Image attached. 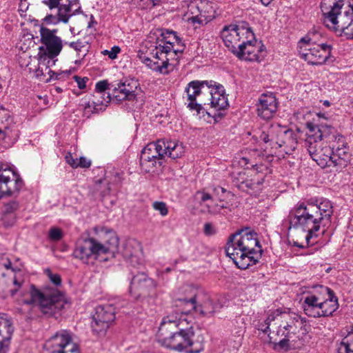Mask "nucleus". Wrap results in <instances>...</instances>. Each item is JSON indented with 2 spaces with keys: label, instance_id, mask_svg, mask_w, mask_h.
Listing matches in <instances>:
<instances>
[{
  "label": "nucleus",
  "instance_id": "nucleus-63",
  "mask_svg": "<svg viewBox=\"0 0 353 353\" xmlns=\"http://www.w3.org/2000/svg\"><path fill=\"white\" fill-rule=\"evenodd\" d=\"M294 245L299 247V248H303L304 246L303 245L299 244L298 242H294Z\"/></svg>",
  "mask_w": 353,
  "mask_h": 353
},
{
  "label": "nucleus",
  "instance_id": "nucleus-61",
  "mask_svg": "<svg viewBox=\"0 0 353 353\" xmlns=\"http://www.w3.org/2000/svg\"><path fill=\"white\" fill-rule=\"evenodd\" d=\"M4 137V131L0 128V139H3Z\"/></svg>",
  "mask_w": 353,
  "mask_h": 353
},
{
  "label": "nucleus",
  "instance_id": "nucleus-59",
  "mask_svg": "<svg viewBox=\"0 0 353 353\" xmlns=\"http://www.w3.org/2000/svg\"><path fill=\"white\" fill-rule=\"evenodd\" d=\"M240 163L242 166H246L249 163V159L246 157H242L241 159Z\"/></svg>",
  "mask_w": 353,
  "mask_h": 353
},
{
  "label": "nucleus",
  "instance_id": "nucleus-57",
  "mask_svg": "<svg viewBox=\"0 0 353 353\" xmlns=\"http://www.w3.org/2000/svg\"><path fill=\"white\" fill-rule=\"evenodd\" d=\"M316 141L318 143V144H316L317 145L316 146V154H319V151H321V150H323L325 148H330V145L324 143V141H323L316 139Z\"/></svg>",
  "mask_w": 353,
  "mask_h": 353
},
{
  "label": "nucleus",
  "instance_id": "nucleus-41",
  "mask_svg": "<svg viewBox=\"0 0 353 353\" xmlns=\"http://www.w3.org/2000/svg\"><path fill=\"white\" fill-rule=\"evenodd\" d=\"M66 162L73 168H88L91 165V161L86 159L84 157L80 158H73V157L69 154L65 156Z\"/></svg>",
  "mask_w": 353,
  "mask_h": 353
},
{
  "label": "nucleus",
  "instance_id": "nucleus-25",
  "mask_svg": "<svg viewBox=\"0 0 353 353\" xmlns=\"http://www.w3.org/2000/svg\"><path fill=\"white\" fill-rule=\"evenodd\" d=\"M280 319L281 322L276 332V335L282 337V339H280L278 343H276V339H274V336H270V334H268V336L270 341L276 343L280 348L288 349L289 346V341L290 339L295 341V339L293 338L299 332L296 330L293 326L289 325L288 323L285 320H283V316H281Z\"/></svg>",
  "mask_w": 353,
  "mask_h": 353
},
{
  "label": "nucleus",
  "instance_id": "nucleus-38",
  "mask_svg": "<svg viewBox=\"0 0 353 353\" xmlns=\"http://www.w3.org/2000/svg\"><path fill=\"white\" fill-rule=\"evenodd\" d=\"M337 353H353V327L338 345Z\"/></svg>",
  "mask_w": 353,
  "mask_h": 353
},
{
  "label": "nucleus",
  "instance_id": "nucleus-17",
  "mask_svg": "<svg viewBox=\"0 0 353 353\" xmlns=\"http://www.w3.org/2000/svg\"><path fill=\"white\" fill-rule=\"evenodd\" d=\"M201 296L202 294L199 293L193 294L189 298H179L178 301L186 307L188 312L194 310L205 316H211L222 307V305L218 301H213L208 297L201 302Z\"/></svg>",
  "mask_w": 353,
  "mask_h": 353
},
{
  "label": "nucleus",
  "instance_id": "nucleus-16",
  "mask_svg": "<svg viewBox=\"0 0 353 353\" xmlns=\"http://www.w3.org/2000/svg\"><path fill=\"white\" fill-rule=\"evenodd\" d=\"M48 353H79L78 345L72 340L71 334L63 330L57 332L45 343Z\"/></svg>",
  "mask_w": 353,
  "mask_h": 353
},
{
  "label": "nucleus",
  "instance_id": "nucleus-50",
  "mask_svg": "<svg viewBox=\"0 0 353 353\" xmlns=\"http://www.w3.org/2000/svg\"><path fill=\"white\" fill-rule=\"evenodd\" d=\"M153 208L155 210L159 211L163 216H166L168 213V208L164 202L155 201L153 203Z\"/></svg>",
  "mask_w": 353,
  "mask_h": 353
},
{
  "label": "nucleus",
  "instance_id": "nucleus-48",
  "mask_svg": "<svg viewBox=\"0 0 353 353\" xmlns=\"http://www.w3.org/2000/svg\"><path fill=\"white\" fill-rule=\"evenodd\" d=\"M120 52L121 48L118 46H114L110 50H104L101 52L102 54L107 55L112 60L115 59Z\"/></svg>",
  "mask_w": 353,
  "mask_h": 353
},
{
  "label": "nucleus",
  "instance_id": "nucleus-9",
  "mask_svg": "<svg viewBox=\"0 0 353 353\" xmlns=\"http://www.w3.org/2000/svg\"><path fill=\"white\" fill-rule=\"evenodd\" d=\"M297 48L301 58L311 65L324 63L330 56L332 50L330 45L316 44L310 33L299 40Z\"/></svg>",
  "mask_w": 353,
  "mask_h": 353
},
{
  "label": "nucleus",
  "instance_id": "nucleus-21",
  "mask_svg": "<svg viewBox=\"0 0 353 353\" xmlns=\"http://www.w3.org/2000/svg\"><path fill=\"white\" fill-rule=\"evenodd\" d=\"M248 42L240 47L239 52H236L235 56L240 59L249 61H260L265 56V47L261 43L258 41L252 32V39H248Z\"/></svg>",
  "mask_w": 353,
  "mask_h": 353
},
{
  "label": "nucleus",
  "instance_id": "nucleus-52",
  "mask_svg": "<svg viewBox=\"0 0 353 353\" xmlns=\"http://www.w3.org/2000/svg\"><path fill=\"white\" fill-rule=\"evenodd\" d=\"M108 85L109 84L106 80L100 81L96 83L94 92H107L106 90H110Z\"/></svg>",
  "mask_w": 353,
  "mask_h": 353
},
{
  "label": "nucleus",
  "instance_id": "nucleus-47",
  "mask_svg": "<svg viewBox=\"0 0 353 353\" xmlns=\"http://www.w3.org/2000/svg\"><path fill=\"white\" fill-rule=\"evenodd\" d=\"M1 221L6 228L11 227L16 221V215L2 213Z\"/></svg>",
  "mask_w": 353,
  "mask_h": 353
},
{
  "label": "nucleus",
  "instance_id": "nucleus-53",
  "mask_svg": "<svg viewBox=\"0 0 353 353\" xmlns=\"http://www.w3.org/2000/svg\"><path fill=\"white\" fill-rule=\"evenodd\" d=\"M226 192V190L222 187L216 186L213 188V196L217 197L219 202L223 201L222 194Z\"/></svg>",
  "mask_w": 353,
  "mask_h": 353
},
{
  "label": "nucleus",
  "instance_id": "nucleus-29",
  "mask_svg": "<svg viewBox=\"0 0 353 353\" xmlns=\"http://www.w3.org/2000/svg\"><path fill=\"white\" fill-rule=\"evenodd\" d=\"M14 332L12 321L6 315L0 316V353H7Z\"/></svg>",
  "mask_w": 353,
  "mask_h": 353
},
{
  "label": "nucleus",
  "instance_id": "nucleus-15",
  "mask_svg": "<svg viewBox=\"0 0 353 353\" xmlns=\"http://www.w3.org/2000/svg\"><path fill=\"white\" fill-rule=\"evenodd\" d=\"M114 319L115 308L112 305L105 304L97 306L91 323L92 332L99 336H104Z\"/></svg>",
  "mask_w": 353,
  "mask_h": 353
},
{
  "label": "nucleus",
  "instance_id": "nucleus-4",
  "mask_svg": "<svg viewBox=\"0 0 353 353\" xmlns=\"http://www.w3.org/2000/svg\"><path fill=\"white\" fill-rule=\"evenodd\" d=\"M225 250L226 255L241 270L255 265L263 252L256 233L248 228L230 235Z\"/></svg>",
  "mask_w": 353,
  "mask_h": 353
},
{
  "label": "nucleus",
  "instance_id": "nucleus-54",
  "mask_svg": "<svg viewBox=\"0 0 353 353\" xmlns=\"http://www.w3.org/2000/svg\"><path fill=\"white\" fill-rule=\"evenodd\" d=\"M74 79L75 81L77 82L79 88L83 89L86 86V82L88 81V79L87 77L81 78L78 76H74Z\"/></svg>",
  "mask_w": 353,
  "mask_h": 353
},
{
  "label": "nucleus",
  "instance_id": "nucleus-60",
  "mask_svg": "<svg viewBox=\"0 0 353 353\" xmlns=\"http://www.w3.org/2000/svg\"><path fill=\"white\" fill-rule=\"evenodd\" d=\"M264 6H268L273 0H260Z\"/></svg>",
  "mask_w": 353,
  "mask_h": 353
},
{
  "label": "nucleus",
  "instance_id": "nucleus-64",
  "mask_svg": "<svg viewBox=\"0 0 353 353\" xmlns=\"http://www.w3.org/2000/svg\"><path fill=\"white\" fill-rule=\"evenodd\" d=\"M323 105H325V106L328 107V106H330V101H329L325 100V101H324V102H323Z\"/></svg>",
  "mask_w": 353,
  "mask_h": 353
},
{
  "label": "nucleus",
  "instance_id": "nucleus-40",
  "mask_svg": "<svg viewBox=\"0 0 353 353\" xmlns=\"http://www.w3.org/2000/svg\"><path fill=\"white\" fill-rule=\"evenodd\" d=\"M195 198L199 201V204L201 205V211L203 213H209L208 211L205 210L206 207L205 205H213L214 203H213L214 199L212 198V196L205 192V191H197L195 194Z\"/></svg>",
  "mask_w": 353,
  "mask_h": 353
},
{
  "label": "nucleus",
  "instance_id": "nucleus-6",
  "mask_svg": "<svg viewBox=\"0 0 353 353\" xmlns=\"http://www.w3.org/2000/svg\"><path fill=\"white\" fill-rule=\"evenodd\" d=\"M94 231L101 241L94 238L79 239L73 252L74 257L85 263L92 257L98 259L102 254H113L119 245V239L113 230L95 227Z\"/></svg>",
  "mask_w": 353,
  "mask_h": 353
},
{
  "label": "nucleus",
  "instance_id": "nucleus-11",
  "mask_svg": "<svg viewBox=\"0 0 353 353\" xmlns=\"http://www.w3.org/2000/svg\"><path fill=\"white\" fill-rule=\"evenodd\" d=\"M221 37L225 46L235 55L245 41H248V39H252V30L243 26L230 24L223 27Z\"/></svg>",
  "mask_w": 353,
  "mask_h": 353
},
{
  "label": "nucleus",
  "instance_id": "nucleus-39",
  "mask_svg": "<svg viewBox=\"0 0 353 353\" xmlns=\"http://www.w3.org/2000/svg\"><path fill=\"white\" fill-rule=\"evenodd\" d=\"M161 146V142H159V140L156 142L150 143L142 150L141 154H145L151 157H163Z\"/></svg>",
  "mask_w": 353,
  "mask_h": 353
},
{
  "label": "nucleus",
  "instance_id": "nucleus-12",
  "mask_svg": "<svg viewBox=\"0 0 353 353\" xmlns=\"http://www.w3.org/2000/svg\"><path fill=\"white\" fill-rule=\"evenodd\" d=\"M42 3L47 6L50 10H57V16L48 15L46 17L45 21L50 23L62 21L68 23L69 19L74 14L80 12L81 6L79 0H42Z\"/></svg>",
  "mask_w": 353,
  "mask_h": 353
},
{
  "label": "nucleus",
  "instance_id": "nucleus-35",
  "mask_svg": "<svg viewBox=\"0 0 353 353\" xmlns=\"http://www.w3.org/2000/svg\"><path fill=\"white\" fill-rule=\"evenodd\" d=\"M163 157H151L149 155L141 154L140 165L145 172H154V169L162 165Z\"/></svg>",
  "mask_w": 353,
  "mask_h": 353
},
{
  "label": "nucleus",
  "instance_id": "nucleus-43",
  "mask_svg": "<svg viewBox=\"0 0 353 353\" xmlns=\"http://www.w3.org/2000/svg\"><path fill=\"white\" fill-rule=\"evenodd\" d=\"M125 90L126 88H124L120 81L117 83V85L112 89V98L118 101L123 100L128 101V93Z\"/></svg>",
  "mask_w": 353,
  "mask_h": 353
},
{
  "label": "nucleus",
  "instance_id": "nucleus-56",
  "mask_svg": "<svg viewBox=\"0 0 353 353\" xmlns=\"http://www.w3.org/2000/svg\"><path fill=\"white\" fill-rule=\"evenodd\" d=\"M1 267H4L7 270L11 268V262L7 258H4V256H1L0 259Z\"/></svg>",
  "mask_w": 353,
  "mask_h": 353
},
{
  "label": "nucleus",
  "instance_id": "nucleus-5",
  "mask_svg": "<svg viewBox=\"0 0 353 353\" xmlns=\"http://www.w3.org/2000/svg\"><path fill=\"white\" fill-rule=\"evenodd\" d=\"M39 31L43 46L39 47L38 68L35 70L37 77L48 74L49 77L46 79L47 81L69 77L70 70L55 72L50 69V66L54 65V59L60 54L63 45L62 39L56 35L57 30H50L41 26Z\"/></svg>",
  "mask_w": 353,
  "mask_h": 353
},
{
  "label": "nucleus",
  "instance_id": "nucleus-32",
  "mask_svg": "<svg viewBox=\"0 0 353 353\" xmlns=\"http://www.w3.org/2000/svg\"><path fill=\"white\" fill-rule=\"evenodd\" d=\"M123 254L126 262L133 267L141 265L143 263L141 250L139 245L135 248L128 245Z\"/></svg>",
  "mask_w": 353,
  "mask_h": 353
},
{
  "label": "nucleus",
  "instance_id": "nucleus-14",
  "mask_svg": "<svg viewBox=\"0 0 353 353\" xmlns=\"http://www.w3.org/2000/svg\"><path fill=\"white\" fill-rule=\"evenodd\" d=\"M214 17L212 3L207 1L196 0L191 1L184 14L185 20L192 25L203 26Z\"/></svg>",
  "mask_w": 353,
  "mask_h": 353
},
{
  "label": "nucleus",
  "instance_id": "nucleus-1",
  "mask_svg": "<svg viewBox=\"0 0 353 353\" xmlns=\"http://www.w3.org/2000/svg\"><path fill=\"white\" fill-rule=\"evenodd\" d=\"M183 39L173 30L163 29L159 35L150 33L137 52L139 59L152 70L169 73L170 61L185 50Z\"/></svg>",
  "mask_w": 353,
  "mask_h": 353
},
{
  "label": "nucleus",
  "instance_id": "nucleus-10",
  "mask_svg": "<svg viewBox=\"0 0 353 353\" xmlns=\"http://www.w3.org/2000/svg\"><path fill=\"white\" fill-rule=\"evenodd\" d=\"M346 143L344 141V145L341 143H337L336 141L330 145V148H325L319 154L312 157V159L322 168L335 167L342 168L346 165V162L349 158L348 148Z\"/></svg>",
  "mask_w": 353,
  "mask_h": 353
},
{
  "label": "nucleus",
  "instance_id": "nucleus-44",
  "mask_svg": "<svg viewBox=\"0 0 353 353\" xmlns=\"http://www.w3.org/2000/svg\"><path fill=\"white\" fill-rule=\"evenodd\" d=\"M283 314H279L278 311L273 312L271 314H270L265 321V327L264 328H259L260 330H261L264 333H268V332L270 330V326L271 325V322L272 321H276V324H277L279 322H281L280 316H282Z\"/></svg>",
  "mask_w": 353,
  "mask_h": 353
},
{
  "label": "nucleus",
  "instance_id": "nucleus-28",
  "mask_svg": "<svg viewBox=\"0 0 353 353\" xmlns=\"http://www.w3.org/2000/svg\"><path fill=\"white\" fill-rule=\"evenodd\" d=\"M157 286L156 282L148 277L146 274L140 272L134 275L130 282V292H138L139 294H150Z\"/></svg>",
  "mask_w": 353,
  "mask_h": 353
},
{
  "label": "nucleus",
  "instance_id": "nucleus-24",
  "mask_svg": "<svg viewBox=\"0 0 353 353\" xmlns=\"http://www.w3.org/2000/svg\"><path fill=\"white\" fill-rule=\"evenodd\" d=\"M331 30L339 37L353 39V7L343 10V16Z\"/></svg>",
  "mask_w": 353,
  "mask_h": 353
},
{
  "label": "nucleus",
  "instance_id": "nucleus-20",
  "mask_svg": "<svg viewBox=\"0 0 353 353\" xmlns=\"http://www.w3.org/2000/svg\"><path fill=\"white\" fill-rule=\"evenodd\" d=\"M344 0H322L321 10L323 15V24L332 30L337 24L343 16V10L350 6L344 7Z\"/></svg>",
  "mask_w": 353,
  "mask_h": 353
},
{
  "label": "nucleus",
  "instance_id": "nucleus-34",
  "mask_svg": "<svg viewBox=\"0 0 353 353\" xmlns=\"http://www.w3.org/2000/svg\"><path fill=\"white\" fill-rule=\"evenodd\" d=\"M279 125H271L262 131L259 139L271 148H276V142L279 136Z\"/></svg>",
  "mask_w": 353,
  "mask_h": 353
},
{
  "label": "nucleus",
  "instance_id": "nucleus-51",
  "mask_svg": "<svg viewBox=\"0 0 353 353\" xmlns=\"http://www.w3.org/2000/svg\"><path fill=\"white\" fill-rule=\"evenodd\" d=\"M45 272L48 275L50 281L56 286H59L61 284V279L59 274H53L50 270L47 269Z\"/></svg>",
  "mask_w": 353,
  "mask_h": 353
},
{
  "label": "nucleus",
  "instance_id": "nucleus-49",
  "mask_svg": "<svg viewBox=\"0 0 353 353\" xmlns=\"http://www.w3.org/2000/svg\"><path fill=\"white\" fill-rule=\"evenodd\" d=\"M19 208V203L17 201H11L8 203H6L3 209V212L4 214H15V212Z\"/></svg>",
  "mask_w": 353,
  "mask_h": 353
},
{
  "label": "nucleus",
  "instance_id": "nucleus-7",
  "mask_svg": "<svg viewBox=\"0 0 353 353\" xmlns=\"http://www.w3.org/2000/svg\"><path fill=\"white\" fill-rule=\"evenodd\" d=\"M21 302L26 305L38 303L42 312L52 314L62 306L63 294L57 290H47L41 292L34 285H31L21 292Z\"/></svg>",
  "mask_w": 353,
  "mask_h": 353
},
{
  "label": "nucleus",
  "instance_id": "nucleus-26",
  "mask_svg": "<svg viewBox=\"0 0 353 353\" xmlns=\"http://www.w3.org/2000/svg\"><path fill=\"white\" fill-rule=\"evenodd\" d=\"M268 171V168L263 165H256L254 170L258 174L257 177L254 176L251 179L243 180L236 185L242 191L247 192L250 194H257L262 190L263 183L265 180V175L262 173L263 170Z\"/></svg>",
  "mask_w": 353,
  "mask_h": 353
},
{
  "label": "nucleus",
  "instance_id": "nucleus-30",
  "mask_svg": "<svg viewBox=\"0 0 353 353\" xmlns=\"http://www.w3.org/2000/svg\"><path fill=\"white\" fill-rule=\"evenodd\" d=\"M161 150L163 157H168L172 159H176L182 157L185 152V149L182 143L175 141L161 139Z\"/></svg>",
  "mask_w": 353,
  "mask_h": 353
},
{
  "label": "nucleus",
  "instance_id": "nucleus-58",
  "mask_svg": "<svg viewBox=\"0 0 353 353\" xmlns=\"http://www.w3.org/2000/svg\"><path fill=\"white\" fill-rule=\"evenodd\" d=\"M13 283L14 284L15 286L17 287V289L15 290H11V295L12 296H14V294L16 293V292L17 291V290L20 288L21 286V284L19 282H18V281L16 279V278L14 279V281H13Z\"/></svg>",
  "mask_w": 353,
  "mask_h": 353
},
{
  "label": "nucleus",
  "instance_id": "nucleus-55",
  "mask_svg": "<svg viewBox=\"0 0 353 353\" xmlns=\"http://www.w3.org/2000/svg\"><path fill=\"white\" fill-rule=\"evenodd\" d=\"M204 233L206 235H212L215 233V230L211 223H207L205 224Z\"/></svg>",
  "mask_w": 353,
  "mask_h": 353
},
{
  "label": "nucleus",
  "instance_id": "nucleus-23",
  "mask_svg": "<svg viewBox=\"0 0 353 353\" xmlns=\"http://www.w3.org/2000/svg\"><path fill=\"white\" fill-rule=\"evenodd\" d=\"M319 290L323 294L320 305V317L332 316L339 308L338 298L330 288L320 285Z\"/></svg>",
  "mask_w": 353,
  "mask_h": 353
},
{
  "label": "nucleus",
  "instance_id": "nucleus-13",
  "mask_svg": "<svg viewBox=\"0 0 353 353\" xmlns=\"http://www.w3.org/2000/svg\"><path fill=\"white\" fill-rule=\"evenodd\" d=\"M214 85L213 81H192L186 86L185 91L187 94V102L185 104L190 110H195L199 114L204 110L207 101L204 99L206 96L208 87Z\"/></svg>",
  "mask_w": 353,
  "mask_h": 353
},
{
  "label": "nucleus",
  "instance_id": "nucleus-62",
  "mask_svg": "<svg viewBox=\"0 0 353 353\" xmlns=\"http://www.w3.org/2000/svg\"><path fill=\"white\" fill-rule=\"evenodd\" d=\"M109 192V189H108L107 190H103V191H101V194L102 196H105V194H107Z\"/></svg>",
  "mask_w": 353,
  "mask_h": 353
},
{
  "label": "nucleus",
  "instance_id": "nucleus-37",
  "mask_svg": "<svg viewBox=\"0 0 353 353\" xmlns=\"http://www.w3.org/2000/svg\"><path fill=\"white\" fill-rule=\"evenodd\" d=\"M121 83L126 88L128 93V101H134L137 99V90L139 88V83L135 79H125Z\"/></svg>",
  "mask_w": 353,
  "mask_h": 353
},
{
  "label": "nucleus",
  "instance_id": "nucleus-33",
  "mask_svg": "<svg viewBox=\"0 0 353 353\" xmlns=\"http://www.w3.org/2000/svg\"><path fill=\"white\" fill-rule=\"evenodd\" d=\"M111 95L109 92H94L89 106H92L95 112L105 110L111 101Z\"/></svg>",
  "mask_w": 353,
  "mask_h": 353
},
{
  "label": "nucleus",
  "instance_id": "nucleus-8",
  "mask_svg": "<svg viewBox=\"0 0 353 353\" xmlns=\"http://www.w3.org/2000/svg\"><path fill=\"white\" fill-rule=\"evenodd\" d=\"M307 132L305 140V147L307 148L311 157L316 154V146L318 143L316 139L324 141V143L331 145L337 141L344 145V137L339 134L336 130L326 124L315 125L312 123H307Z\"/></svg>",
  "mask_w": 353,
  "mask_h": 353
},
{
  "label": "nucleus",
  "instance_id": "nucleus-3",
  "mask_svg": "<svg viewBox=\"0 0 353 353\" xmlns=\"http://www.w3.org/2000/svg\"><path fill=\"white\" fill-rule=\"evenodd\" d=\"M181 322L170 316L163 318L157 334V341L162 346L178 352L200 353L204 349L203 338L195 339L194 328L181 327Z\"/></svg>",
  "mask_w": 353,
  "mask_h": 353
},
{
  "label": "nucleus",
  "instance_id": "nucleus-31",
  "mask_svg": "<svg viewBox=\"0 0 353 353\" xmlns=\"http://www.w3.org/2000/svg\"><path fill=\"white\" fill-rule=\"evenodd\" d=\"M296 145L295 134L292 130L287 129L279 125V136L276 142V148L285 146L294 150Z\"/></svg>",
  "mask_w": 353,
  "mask_h": 353
},
{
  "label": "nucleus",
  "instance_id": "nucleus-19",
  "mask_svg": "<svg viewBox=\"0 0 353 353\" xmlns=\"http://www.w3.org/2000/svg\"><path fill=\"white\" fill-rule=\"evenodd\" d=\"M23 187V181L7 165L0 163V199L3 196L18 194Z\"/></svg>",
  "mask_w": 353,
  "mask_h": 353
},
{
  "label": "nucleus",
  "instance_id": "nucleus-42",
  "mask_svg": "<svg viewBox=\"0 0 353 353\" xmlns=\"http://www.w3.org/2000/svg\"><path fill=\"white\" fill-rule=\"evenodd\" d=\"M65 45H68L70 48L74 49L78 54L79 56L81 55V52H83L82 57H85L88 52V49L87 48L88 43L86 41H83L82 40L78 39L76 41L68 42L65 41L64 43Z\"/></svg>",
  "mask_w": 353,
  "mask_h": 353
},
{
  "label": "nucleus",
  "instance_id": "nucleus-46",
  "mask_svg": "<svg viewBox=\"0 0 353 353\" xmlns=\"http://www.w3.org/2000/svg\"><path fill=\"white\" fill-rule=\"evenodd\" d=\"M205 210L211 214H217L221 212V210L224 208H227V205H225L223 201L220 203H214L213 205H205Z\"/></svg>",
  "mask_w": 353,
  "mask_h": 353
},
{
  "label": "nucleus",
  "instance_id": "nucleus-22",
  "mask_svg": "<svg viewBox=\"0 0 353 353\" xmlns=\"http://www.w3.org/2000/svg\"><path fill=\"white\" fill-rule=\"evenodd\" d=\"M258 116L268 120L271 119L278 109V101L274 94L272 92L261 94L256 103Z\"/></svg>",
  "mask_w": 353,
  "mask_h": 353
},
{
  "label": "nucleus",
  "instance_id": "nucleus-36",
  "mask_svg": "<svg viewBox=\"0 0 353 353\" xmlns=\"http://www.w3.org/2000/svg\"><path fill=\"white\" fill-rule=\"evenodd\" d=\"M283 320H285L289 325L293 326L299 332L302 331V334L306 332L305 318H302L301 316L296 313H284L283 314Z\"/></svg>",
  "mask_w": 353,
  "mask_h": 353
},
{
  "label": "nucleus",
  "instance_id": "nucleus-27",
  "mask_svg": "<svg viewBox=\"0 0 353 353\" xmlns=\"http://www.w3.org/2000/svg\"><path fill=\"white\" fill-rule=\"evenodd\" d=\"M323 294L319 290V287L315 288L312 293H307L303 297L302 307L304 313L313 318H319L320 305Z\"/></svg>",
  "mask_w": 353,
  "mask_h": 353
},
{
  "label": "nucleus",
  "instance_id": "nucleus-18",
  "mask_svg": "<svg viewBox=\"0 0 353 353\" xmlns=\"http://www.w3.org/2000/svg\"><path fill=\"white\" fill-rule=\"evenodd\" d=\"M206 93V105H210V108L215 111L212 117L215 121L221 119L224 114L222 112L226 110L229 105L228 98L225 93L224 87L214 81V85L208 87Z\"/></svg>",
  "mask_w": 353,
  "mask_h": 353
},
{
  "label": "nucleus",
  "instance_id": "nucleus-45",
  "mask_svg": "<svg viewBox=\"0 0 353 353\" xmlns=\"http://www.w3.org/2000/svg\"><path fill=\"white\" fill-rule=\"evenodd\" d=\"M63 236V232L58 228H51L48 232V239L51 241H59Z\"/></svg>",
  "mask_w": 353,
  "mask_h": 353
},
{
  "label": "nucleus",
  "instance_id": "nucleus-2",
  "mask_svg": "<svg viewBox=\"0 0 353 353\" xmlns=\"http://www.w3.org/2000/svg\"><path fill=\"white\" fill-rule=\"evenodd\" d=\"M333 214L330 201L322 199L319 203H298L288 215L289 229H299L307 232L305 239L307 245L317 236L321 225L330 223Z\"/></svg>",
  "mask_w": 353,
  "mask_h": 353
}]
</instances>
